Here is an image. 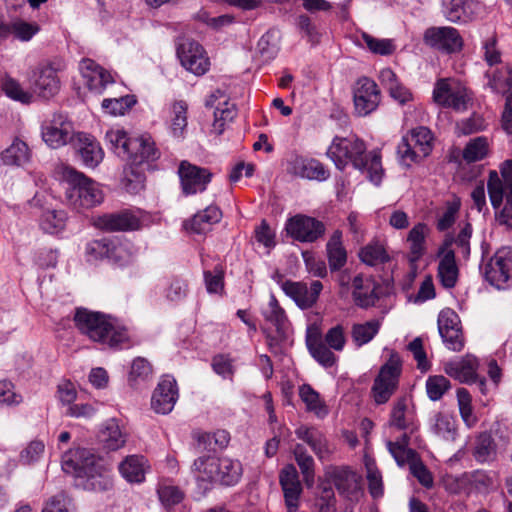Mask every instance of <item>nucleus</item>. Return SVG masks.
Here are the masks:
<instances>
[{
    "label": "nucleus",
    "mask_w": 512,
    "mask_h": 512,
    "mask_svg": "<svg viewBox=\"0 0 512 512\" xmlns=\"http://www.w3.org/2000/svg\"><path fill=\"white\" fill-rule=\"evenodd\" d=\"M366 150L364 141L357 137L335 136L326 155L337 169L343 171L351 163L355 169L367 171L370 181L379 184L382 178L381 157L376 152L367 154Z\"/></svg>",
    "instance_id": "nucleus-1"
},
{
    "label": "nucleus",
    "mask_w": 512,
    "mask_h": 512,
    "mask_svg": "<svg viewBox=\"0 0 512 512\" xmlns=\"http://www.w3.org/2000/svg\"><path fill=\"white\" fill-rule=\"evenodd\" d=\"M73 320L77 329L94 342L114 348L128 340L126 329L106 314L81 307L76 309Z\"/></svg>",
    "instance_id": "nucleus-2"
},
{
    "label": "nucleus",
    "mask_w": 512,
    "mask_h": 512,
    "mask_svg": "<svg viewBox=\"0 0 512 512\" xmlns=\"http://www.w3.org/2000/svg\"><path fill=\"white\" fill-rule=\"evenodd\" d=\"M65 179L68 184L66 199L73 208L77 210L81 208L89 209L103 201V193L99 184L82 172L67 168Z\"/></svg>",
    "instance_id": "nucleus-3"
},
{
    "label": "nucleus",
    "mask_w": 512,
    "mask_h": 512,
    "mask_svg": "<svg viewBox=\"0 0 512 512\" xmlns=\"http://www.w3.org/2000/svg\"><path fill=\"white\" fill-rule=\"evenodd\" d=\"M431 131L423 126L412 129L409 135L402 137L397 146V154L403 164L409 166L427 157L432 150Z\"/></svg>",
    "instance_id": "nucleus-4"
},
{
    "label": "nucleus",
    "mask_w": 512,
    "mask_h": 512,
    "mask_svg": "<svg viewBox=\"0 0 512 512\" xmlns=\"http://www.w3.org/2000/svg\"><path fill=\"white\" fill-rule=\"evenodd\" d=\"M485 280L497 289L512 287V248L498 249L481 268Z\"/></svg>",
    "instance_id": "nucleus-5"
},
{
    "label": "nucleus",
    "mask_w": 512,
    "mask_h": 512,
    "mask_svg": "<svg viewBox=\"0 0 512 512\" xmlns=\"http://www.w3.org/2000/svg\"><path fill=\"white\" fill-rule=\"evenodd\" d=\"M424 43L444 54H454L462 50L464 42L459 31L450 26L427 28L423 35Z\"/></svg>",
    "instance_id": "nucleus-6"
},
{
    "label": "nucleus",
    "mask_w": 512,
    "mask_h": 512,
    "mask_svg": "<svg viewBox=\"0 0 512 512\" xmlns=\"http://www.w3.org/2000/svg\"><path fill=\"white\" fill-rule=\"evenodd\" d=\"M176 52L182 66L187 71L198 76L208 71L210 66L209 58L197 41L189 38L180 39Z\"/></svg>",
    "instance_id": "nucleus-7"
},
{
    "label": "nucleus",
    "mask_w": 512,
    "mask_h": 512,
    "mask_svg": "<svg viewBox=\"0 0 512 512\" xmlns=\"http://www.w3.org/2000/svg\"><path fill=\"white\" fill-rule=\"evenodd\" d=\"M285 229L289 236L302 243L316 242L326 231L323 222L302 214L289 218Z\"/></svg>",
    "instance_id": "nucleus-8"
},
{
    "label": "nucleus",
    "mask_w": 512,
    "mask_h": 512,
    "mask_svg": "<svg viewBox=\"0 0 512 512\" xmlns=\"http://www.w3.org/2000/svg\"><path fill=\"white\" fill-rule=\"evenodd\" d=\"M381 92L375 81L368 77L359 78L353 88V101L358 116H367L377 109Z\"/></svg>",
    "instance_id": "nucleus-9"
},
{
    "label": "nucleus",
    "mask_w": 512,
    "mask_h": 512,
    "mask_svg": "<svg viewBox=\"0 0 512 512\" xmlns=\"http://www.w3.org/2000/svg\"><path fill=\"white\" fill-rule=\"evenodd\" d=\"M400 371V362L393 357L381 367L372 386L373 397L377 404L386 403L393 395L398 385Z\"/></svg>",
    "instance_id": "nucleus-10"
},
{
    "label": "nucleus",
    "mask_w": 512,
    "mask_h": 512,
    "mask_svg": "<svg viewBox=\"0 0 512 512\" xmlns=\"http://www.w3.org/2000/svg\"><path fill=\"white\" fill-rule=\"evenodd\" d=\"M101 462V458L91 449H70L62 456V469L65 473L73 475L77 480Z\"/></svg>",
    "instance_id": "nucleus-11"
},
{
    "label": "nucleus",
    "mask_w": 512,
    "mask_h": 512,
    "mask_svg": "<svg viewBox=\"0 0 512 512\" xmlns=\"http://www.w3.org/2000/svg\"><path fill=\"white\" fill-rule=\"evenodd\" d=\"M434 101L445 107L452 108L457 112L465 111L471 100L468 91L462 86H451L446 79L437 81L433 91Z\"/></svg>",
    "instance_id": "nucleus-12"
},
{
    "label": "nucleus",
    "mask_w": 512,
    "mask_h": 512,
    "mask_svg": "<svg viewBox=\"0 0 512 512\" xmlns=\"http://www.w3.org/2000/svg\"><path fill=\"white\" fill-rule=\"evenodd\" d=\"M183 194L186 196L203 192L210 183L212 173L207 168H202L183 160L178 167Z\"/></svg>",
    "instance_id": "nucleus-13"
},
{
    "label": "nucleus",
    "mask_w": 512,
    "mask_h": 512,
    "mask_svg": "<svg viewBox=\"0 0 512 512\" xmlns=\"http://www.w3.org/2000/svg\"><path fill=\"white\" fill-rule=\"evenodd\" d=\"M499 177L497 171H490L487 190L493 208L498 209L504 199V195L512 197V159L506 160L500 165Z\"/></svg>",
    "instance_id": "nucleus-14"
},
{
    "label": "nucleus",
    "mask_w": 512,
    "mask_h": 512,
    "mask_svg": "<svg viewBox=\"0 0 512 512\" xmlns=\"http://www.w3.org/2000/svg\"><path fill=\"white\" fill-rule=\"evenodd\" d=\"M29 81L33 92L43 99L52 98L60 90L57 70L51 64L36 67L32 71Z\"/></svg>",
    "instance_id": "nucleus-15"
},
{
    "label": "nucleus",
    "mask_w": 512,
    "mask_h": 512,
    "mask_svg": "<svg viewBox=\"0 0 512 512\" xmlns=\"http://www.w3.org/2000/svg\"><path fill=\"white\" fill-rule=\"evenodd\" d=\"M74 128L66 116L58 113L42 127V139L51 148H59L65 144L72 143Z\"/></svg>",
    "instance_id": "nucleus-16"
},
{
    "label": "nucleus",
    "mask_w": 512,
    "mask_h": 512,
    "mask_svg": "<svg viewBox=\"0 0 512 512\" xmlns=\"http://www.w3.org/2000/svg\"><path fill=\"white\" fill-rule=\"evenodd\" d=\"M322 289L323 285L319 280L312 281L309 287L304 282H295L291 280L282 282L283 292L301 309L313 307L316 304Z\"/></svg>",
    "instance_id": "nucleus-17"
},
{
    "label": "nucleus",
    "mask_w": 512,
    "mask_h": 512,
    "mask_svg": "<svg viewBox=\"0 0 512 512\" xmlns=\"http://www.w3.org/2000/svg\"><path fill=\"white\" fill-rule=\"evenodd\" d=\"M279 481L287 511L296 512L303 490L296 467L293 464L286 465L280 473Z\"/></svg>",
    "instance_id": "nucleus-18"
},
{
    "label": "nucleus",
    "mask_w": 512,
    "mask_h": 512,
    "mask_svg": "<svg viewBox=\"0 0 512 512\" xmlns=\"http://www.w3.org/2000/svg\"><path fill=\"white\" fill-rule=\"evenodd\" d=\"M71 145L80 156L83 164L95 168L103 160V150L98 141L92 135L76 133Z\"/></svg>",
    "instance_id": "nucleus-19"
},
{
    "label": "nucleus",
    "mask_w": 512,
    "mask_h": 512,
    "mask_svg": "<svg viewBox=\"0 0 512 512\" xmlns=\"http://www.w3.org/2000/svg\"><path fill=\"white\" fill-rule=\"evenodd\" d=\"M178 399V389L174 378L166 376L158 383L151 399V406L156 413L168 414Z\"/></svg>",
    "instance_id": "nucleus-20"
},
{
    "label": "nucleus",
    "mask_w": 512,
    "mask_h": 512,
    "mask_svg": "<svg viewBox=\"0 0 512 512\" xmlns=\"http://www.w3.org/2000/svg\"><path fill=\"white\" fill-rule=\"evenodd\" d=\"M94 224L97 228L108 232L128 231L138 229L140 227V220L132 212L123 210L99 216Z\"/></svg>",
    "instance_id": "nucleus-21"
},
{
    "label": "nucleus",
    "mask_w": 512,
    "mask_h": 512,
    "mask_svg": "<svg viewBox=\"0 0 512 512\" xmlns=\"http://www.w3.org/2000/svg\"><path fill=\"white\" fill-rule=\"evenodd\" d=\"M478 368V359L471 354H467L464 357L446 362L443 369L448 376L455 380L472 384L473 381L477 380Z\"/></svg>",
    "instance_id": "nucleus-22"
},
{
    "label": "nucleus",
    "mask_w": 512,
    "mask_h": 512,
    "mask_svg": "<svg viewBox=\"0 0 512 512\" xmlns=\"http://www.w3.org/2000/svg\"><path fill=\"white\" fill-rule=\"evenodd\" d=\"M289 173L309 180L325 181L330 172L316 159H307L302 156H295L289 161Z\"/></svg>",
    "instance_id": "nucleus-23"
},
{
    "label": "nucleus",
    "mask_w": 512,
    "mask_h": 512,
    "mask_svg": "<svg viewBox=\"0 0 512 512\" xmlns=\"http://www.w3.org/2000/svg\"><path fill=\"white\" fill-rule=\"evenodd\" d=\"M295 434L311 447L320 461L328 460L334 452L325 435L315 427L300 426L295 430Z\"/></svg>",
    "instance_id": "nucleus-24"
},
{
    "label": "nucleus",
    "mask_w": 512,
    "mask_h": 512,
    "mask_svg": "<svg viewBox=\"0 0 512 512\" xmlns=\"http://www.w3.org/2000/svg\"><path fill=\"white\" fill-rule=\"evenodd\" d=\"M130 150L126 159L132 165H140L143 162L155 161L160 157V151L155 147V143L149 135L133 137L131 139Z\"/></svg>",
    "instance_id": "nucleus-25"
},
{
    "label": "nucleus",
    "mask_w": 512,
    "mask_h": 512,
    "mask_svg": "<svg viewBox=\"0 0 512 512\" xmlns=\"http://www.w3.org/2000/svg\"><path fill=\"white\" fill-rule=\"evenodd\" d=\"M353 288L354 301L361 308L374 306L380 298L381 286L372 278H363L362 275H357L353 279Z\"/></svg>",
    "instance_id": "nucleus-26"
},
{
    "label": "nucleus",
    "mask_w": 512,
    "mask_h": 512,
    "mask_svg": "<svg viewBox=\"0 0 512 512\" xmlns=\"http://www.w3.org/2000/svg\"><path fill=\"white\" fill-rule=\"evenodd\" d=\"M75 481L77 487L91 492H105L113 486L111 475L102 462Z\"/></svg>",
    "instance_id": "nucleus-27"
},
{
    "label": "nucleus",
    "mask_w": 512,
    "mask_h": 512,
    "mask_svg": "<svg viewBox=\"0 0 512 512\" xmlns=\"http://www.w3.org/2000/svg\"><path fill=\"white\" fill-rule=\"evenodd\" d=\"M327 481L332 482L340 494L348 495L358 486V477L348 467L327 466L324 469Z\"/></svg>",
    "instance_id": "nucleus-28"
},
{
    "label": "nucleus",
    "mask_w": 512,
    "mask_h": 512,
    "mask_svg": "<svg viewBox=\"0 0 512 512\" xmlns=\"http://www.w3.org/2000/svg\"><path fill=\"white\" fill-rule=\"evenodd\" d=\"M80 69L91 91L101 93L106 85L113 81L111 75L91 59H84Z\"/></svg>",
    "instance_id": "nucleus-29"
},
{
    "label": "nucleus",
    "mask_w": 512,
    "mask_h": 512,
    "mask_svg": "<svg viewBox=\"0 0 512 512\" xmlns=\"http://www.w3.org/2000/svg\"><path fill=\"white\" fill-rule=\"evenodd\" d=\"M219 460L220 458L216 457L214 453L208 451L207 454L201 455L194 460L191 470L197 479L215 482V479L219 476Z\"/></svg>",
    "instance_id": "nucleus-30"
},
{
    "label": "nucleus",
    "mask_w": 512,
    "mask_h": 512,
    "mask_svg": "<svg viewBox=\"0 0 512 512\" xmlns=\"http://www.w3.org/2000/svg\"><path fill=\"white\" fill-rule=\"evenodd\" d=\"M440 260L437 268V277L446 289L454 288L458 281L459 269L455 253L447 252L445 256H437Z\"/></svg>",
    "instance_id": "nucleus-31"
},
{
    "label": "nucleus",
    "mask_w": 512,
    "mask_h": 512,
    "mask_svg": "<svg viewBox=\"0 0 512 512\" xmlns=\"http://www.w3.org/2000/svg\"><path fill=\"white\" fill-rule=\"evenodd\" d=\"M38 31L39 26L37 24L22 19H15L9 23L0 22V38L14 35L15 38L21 41H29Z\"/></svg>",
    "instance_id": "nucleus-32"
},
{
    "label": "nucleus",
    "mask_w": 512,
    "mask_h": 512,
    "mask_svg": "<svg viewBox=\"0 0 512 512\" xmlns=\"http://www.w3.org/2000/svg\"><path fill=\"white\" fill-rule=\"evenodd\" d=\"M221 216V210L217 206H208L196 213L185 227L197 234L205 233L211 225L220 221Z\"/></svg>",
    "instance_id": "nucleus-33"
},
{
    "label": "nucleus",
    "mask_w": 512,
    "mask_h": 512,
    "mask_svg": "<svg viewBox=\"0 0 512 512\" xmlns=\"http://www.w3.org/2000/svg\"><path fill=\"white\" fill-rule=\"evenodd\" d=\"M293 455L307 488L315 484V462L303 444L297 443L293 448Z\"/></svg>",
    "instance_id": "nucleus-34"
},
{
    "label": "nucleus",
    "mask_w": 512,
    "mask_h": 512,
    "mask_svg": "<svg viewBox=\"0 0 512 512\" xmlns=\"http://www.w3.org/2000/svg\"><path fill=\"white\" fill-rule=\"evenodd\" d=\"M342 233L339 230L334 231L327 242V256L331 271L340 270L347 262V253L342 245Z\"/></svg>",
    "instance_id": "nucleus-35"
},
{
    "label": "nucleus",
    "mask_w": 512,
    "mask_h": 512,
    "mask_svg": "<svg viewBox=\"0 0 512 512\" xmlns=\"http://www.w3.org/2000/svg\"><path fill=\"white\" fill-rule=\"evenodd\" d=\"M219 476L215 482H219L225 486H233L237 484L242 476V465L238 460L228 457L220 458L218 463Z\"/></svg>",
    "instance_id": "nucleus-36"
},
{
    "label": "nucleus",
    "mask_w": 512,
    "mask_h": 512,
    "mask_svg": "<svg viewBox=\"0 0 512 512\" xmlns=\"http://www.w3.org/2000/svg\"><path fill=\"white\" fill-rule=\"evenodd\" d=\"M144 464L143 456L131 455L120 463L119 471L128 482L140 483L145 479Z\"/></svg>",
    "instance_id": "nucleus-37"
},
{
    "label": "nucleus",
    "mask_w": 512,
    "mask_h": 512,
    "mask_svg": "<svg viewBox=\"0 0 512 512\" xmlns=\"http://www.w3.org/2000/svg\"><path fill=\"white\" fill-rule=\"evenodd\" d=\"M100 441L104 448L115 451L123 447L126 443V435L120 429L115 419L107 421L104 429L100 433Z\"/></svg>",
    "instance_id": "nucleus-38"
},
{
    "label": "nucleus",
    "mask_w": 512,
    "mask_h": 512,
    "mask_svg": "<svg viewBox=\"0 0 512 512\" xmlns=\"http://www.w3.org/2000/svg\"><path fill=\"white\" fill-rule=\"evenodd\" d=\"M118 248L107 238L93 240L86 246V256L89 262L102 260L104 258H116Z\"/></svg>",
    "instance_id": "nucleus-39"
},
{
    "label": "nucleus",
    "mask_w": 512,
    "mask_h": 512,
    "mask_svg": "<svg viewBox=\"0 0 512 512\" xmlns=\"http://www.w3.org/2000/svg\"><path fill=\"white\" fill-rule=\"evenodd\" d=\"M0 156L2 162L6 165L21 166L30 160V150L25 142L15 139Z\"/></svg>",
    "instance_id": "nucleus-40"
},
{
    "label": "nucleus",
    "mask_w": 512,
    "mask_h": 512,
    "mask_svg": "<svg viewBox=\"0 0 512 512\" xmlns=\"http://www.w3.org/2000/svg\"><path fill=\"white\" fill-rule=\"evenodd\" d=\"M266 321L275 326L279 336H284L287 329L288 319L285 311L280 307L274 295H271L268 308L263 311Z\"/></svg>",
    "instance_id": "nucleus-41"
},
{
    "label": "nucleus",
    "mask_w": 512,
    "mask_h": 512,
    "mask_svg": "<svg viewBox=\"0 0 512 512\" xmlns=\"http://www.w3.org/2000/svg\"><path fill=\"white\" fill-rule=\"evenodd\" d=\"M407 410V400L405 397L399 398L391 411L390 414V426L396 427L399 430H407L410 429L411 432L414 431L415 426L413 423L412 417L406 414Z\"/></svg>",
    "instance_id": "nucleus-42"
},
{
    "label": "nucleus",
    "mask_w": 512,
    "mask_h": 512,
    "mask_svg": "<svg viewBox=\"0 0 512 512\" xmlns=\"http://www.w3.org/2000/svg\"><path fill=\"white\" fill-rule=\"evenodd\" d=\"M485 75L489 79L488 86L492 91L503 95L512 92V69L495 70L492 74L486 72Z\"/></svg>",
    "instance_id": "nucleus-43"
},
{
    "label": "nucleus",
    "mask_w": 512,
    "mask_h": 512,
    "mask_svg": "<svg viewBox=\"0 0 512 512\" xmlns=\"http://www.w3.org/2000/svg\"><path fill=\"white\" fill-rule=\"evenodd\" d=\"M299 396L308 411L314 412L318 417H324L327 414V409L321 401L319 393L309 384H303L299 387Z\"/></svg>",
    "instance_id": "nucleus-44"
},
{
    "label": "nucleus",
    "mask_w": 512,
    "mask_h": 512,
    "mask_svg": "<svg viewBox=\"0 0 512 512\" xmlns=\"http://www.w3.org/2000/svg\"><path fill=\"white\" fill-rule=\"evenodd\" d=\"M478 462H488L496 456V443L492 436L488 433H481L475 443L474 453Z\"/></svg>",
    "instance_id": "nucleus-45"
},
{
    "label": "nucleus",
    "mask_w": 512,
    "mask_h": 512,
    "mask_svg": "<svg viewBox=\"0 0 512 512\" xmlns=\"http://www.w3.org/2000/svg\"><path fill=\"white\" fill-rule=\"evenodd\" d=\"M307 346L312 357L324 367H331L336 362V356L321 339L308 338Z\"/></svg>",
    "instance_id": "nucleus-46"
},
{
    "label": "nucleus",
    "mask_w": 512,
    "mask_h": 512,
    "mask_svg": "<svg viewBox=\"0 0 512 512\" xmlns=\"http://www.w3.org/2000/svg\"><path fill=\"white\" fill-rule=\"evenodd\" d=\"M432 429L435 434L446 441H454L456 439L457 431L455 420L448 414L440 412L435 414Z\"/></svg>",
    "instance_id": "nucleus-47"
},
{
    "label": "nucleus",
    "mask_w": 512,
    "mask_h": 512,
    "mask_svg": "<svg viewBox=\"0 0 512 512\" xmlns=\"http://www.w3.org/2000/svg\"><path fill=\"white\" fill-rule=\"evenodd\" d=\"M1 87L7 97L22 104H30L33 94L22 88L21 84L10 76H5L1 81Z\"/></svg>",
    "instance_id": "nucleus-48"
},
{
    "label": "nucleus",
    "mask_w": 512,
    "mask_h": 512,
    "mask_svg": "<svg viewBox=\"0 0 512 512\" xmlns=\"http://www.w3.org/2000/svg\"><path fill=\"white\" fill-rule=\"evenodd\" d=\"M198 446L209 452L216 448L224 449L230 441V434L226 430H217L214 433H202L197 437Z\"/></svg>",
    "instance_id": "nucleus-49"
},
{
    "label": "nucleus",
    "mask_w": 512,
    "mask_h": 512,
    "mask_svg": "<svg viewBox=\"0 0 512 512\" xmlns=\"http://www.w3.org/2000/svg\"><path fill=\"white\" fill-rule=\"evenodd\" d=\"M380 321L370 320L363 324H354L352 327V338L357 346L370 342L379 332Z\"/></svg>",
    "instance_id": "nucleus-50"
},
{
    "label": "nucleus",
    "mask_w": 512,
    "mask_h": 512,
    "mask_svg": "<svg viewBox=\"0 0 512 512\" xmlns=\"http://www.w3.org/2000/svg\"><path fill=\"white\" fill-rule=\"evenodd\" d=\"M319 492L316 499V506L319 512H335L336 498L332 485L329 481H320L317 486Z\"/></svg>",
    "instance_id": "nucleus-51"
},
{
    "label": "nucleus",
    "mask_w": 512,
    "mask_h": 512,
    "mask_svg": "<svg viewBox=\"0 0 512 512\" xmlns=\"http://www.w3.org/2000/svg\"><path fill=\"white\" fill-rule=\"evenodd\" d=\"M426 232V224L418 223L408 233L407 241L410 243V253L414 260L420 259L425 252Z\"/></svg>",
    "instance_id": "nucleus-52"
},
{
    "label": "nucleus",
    "mask_w": 512,
    "mask_h": 512,
    "mask_svg": "<svg viewBox=\"0 0 512 512\" xmlns=\"http://www.w3.org/2000/svg\"><path fill=\"white\" fill-rule=\"evenodd\" d=\"M152 377V366L150 362L143 358L137 357L131 364L129 373V382L132 386H136L141 382H145Z\"/></svg>",
    "instance_id": "nucleus-53"
},
{
    "label": "nucleus",
    "mask_w": 512,
    "mask_h": 512,
    "mask_svg": "<svg viewBox=\"0 0 512 512\" xmlns=\"http://www.w3.org/2000/svg\"><path fill=\"white\" fill-rule=\"evenodd\" d=\"M361 39L369 51L374 54L388 56L396 50V46L391 39L376 38L366 32L361 34Z\"/></svg>",
    "instance_id": "nucleus-54"
},
{
    "label": "nucleus",
    "mask_w": 512,
    "mask_h": 512,
    "mask_svg": "<svg viewBox=\"0 0 512 512\" xmlns=\"http://www.w3.org/2000/svg\"><path fill=\"white\" fill-rule=\"evenodd\" d=\"M187 109L184 101H176L172 106L171 131L175 137H182L187 127Z\"/></svg>",
    "instance_id": "nucleus-55"
},
{
    "label": "nucleus",
    "mask_w": 512,
    "mask_h": 512,
    "mask_svg": "<svg viewBox=\"0 0 512 512\" xmlns=\"http://www.w3.org/2000/svg\"><path fill=\"white\" fill-rule=\"evenodd\" d=\"M488 152V142L485 137H476L471 140L463 150V159L468 162L482 160Z\"/></svg>",
    "instance_id": "nucleus-56"
},
{
    "label": "nucleus",
    "mask_w": 512,
    "mask_h": 512,
    "mask_svg": "<svg viewBox=\"0 0 512 512\" xmlns=\"http://www.w3.org/2000/svg\"><path fill=\"white\" fill-rule=\"evenodd\" d=\"M136 102L134 95H125L120 98L104 99L102 102V108L111 115H123L132 106H134Z\"/></svg>",
    "instance_id": "nucleus-57"
},
{
    "label": "nucleus",
    "mask_w": 512,
    "mask_h": 512,
    "mask_svg": "<svg viewBox=\"0 0 512 512\" xmlns=\"http://www.w3.org/2000/svg\"><path fill=\"white\" fill-rule=\"evenodd\" d=\"M387 447L400 467L406 464L410 465L418 457V453L411 448L405 447V443L388 441Z\"/></svg>",
    "instance_id": "nucleus-58"
},
{
    "label": "nucleus",
    "mask_w": 512,
    "mask_h": 512,
    "mask_svg": "<svg viewBox=\"0 0 512 512\" xmlns=\"http://www.w3.org/2000/svg\"><path fill=\"white\" fill-rule=\"evenodd\" d=\"M450 387V381L443 375H432L426 380V392L432 401L440 400Z\"/></svg>",
    "instance_id": "nucleus-59"
},
{
    "label": "nucleus",
    "mask_w": 512,
    "mask_h": 512,
    "mask_svg": "<svg viewBox=\"0 0 512 512\" xmlns=\"http://www.w3.org/2000/svg\"><path fill=\"white\" fill-rule=\"evenodd\" d=\"M359 257L362 262L369 266L385 263L389 259L384 248L378 244H369L363 247L359 252Z\"/></svg>",
    "instance_id": "nucleus-60"
},
{
    "label": "nucleus",
    "mask_w": 512,
    "mask_h": 512,
    "mask_svg": "<svg viewBox=\"0 0 512 512\" xmlns=\"http://www.w3.org/2000/svg\"><path fill=\"white\" fill-rule=\"evenodd\" d=\"M66 213L64 211L47 210L42 214L40 225L48 233H55L65 225Z\"/></svg>",
    "instance_id": "nucleus-61"
},
{
    "label": "nucleus",
    "mask_w": 512,
    "mask_h": 512,
    "mask_svg": "<svg viewBox=\"0 0 512 512\" xmlns=\"http://www.w3.org/2000/svg\"><path fill=\"white\" fill-rule=\"evenodd\" d=\"M106 139L115 149L116 153L126 158L130 150V142L133 137H128L127 133L123 130H111L106 133Z\"/></svg>",
    "instance_id": "nucleus-62"
},
{
    "label": "nucleus",
    "mask_w": 512,
    "mask_h": 512,
    "mask_svg": "<svg viewBox=\"0 0 512 512\" xmlns=\"http://www.w3.org/2000/svg\"><path fill=\"white\" fill-rule=\"evenodd\" d=\"M224 108L217 107L214 111V122L213 131L217 135H221L225 130V123L232 121L237 112L234 104H229L227 101L224 102Z\"/></svg>",
    "instance_id": "nucleus-63"
},
{
    "label": "nucleus",
    "mask_w": 512,
    "mask_h": 512,
    "mask_svg": "<svg viewBox=\"0 0 512 512\" xmlns=\"http://www.w3.org/2000/svg\"><path fill=\"white\" fill-rule=\"evenodd\" d=\"M457 401L463 421L467 426H473L476 423V417L473 415L472 399L469 391L465 388H459L457 390Z\"/></svg>",
    "instance_id": "nucleus-64"
}]
</instances>
